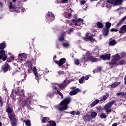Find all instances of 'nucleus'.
<instances>
[{
    "label": "nucleus",
    "instance_id": "obj_9",
    "mask_svg": "<svg viewBox=\"0 0 126 126\" xmlns=\"http://www.w3.org/2000/svg\"><path fill=\"white\" fill-rule=\"evenodd\" d=\"M15 94L18 96H24V91L23 90L20 91V88H17V90L15 91Z\"/></svg>",
    "mask_w": 126,
    "mask_h": 126
},
{
    "label": "nucleus",
    "instance_id": "obj_22",
    "mask_svg": "<svg viewBox=\"0 0 126 126\" xmlns=\"http://www.w3.org/2000/svg\"><path fill=\"white\" fill-rule=\"evenodd\" d=\"M116 44L117 41H116L115 39L111 40L108 42L109 46H115Z\"/></svg>",
    "mask_w": 126,
    "mask_h": 126
},
{
    "label": "nucleus",
    "instance_id": "obj_40",
    "mask_svg": "<svg viewBox=\"0 0 126 126\" xmlns=\"http://www.w3.org/2000/svg\"><path fill=\"white\" fill-rule=\"evenodd\" d=\"M84 79H85V77L83 76L81 79H79V82L80 84L83 83V81H84Z\"/></svg>",
    "mask_w": 126,
    "mask_h": 126
},
{
    "label": "nucleus",
    "instance_id": "obj_60",
    "mask_svg": "<svg viewBox=\"0 0 126 126\" xmlns=\"http://www.w3.org/2000/svg\"><path fill=\"white\" fill-rule=\"evenodd\" d=\"M86 2V1L84 0H83L82 1H81V4H85Z\"/></svg>",
    "mask_w": 126,
    "mask_h": 126
},
{
    "label": "nucleus",
    "instance_id": "obj_51",
    "mask_svg": "<svg viewBox=\"0 0 126 126\" xmlns=\"http://www.w3.org/2000/svg\"><path fill=\"white\" fill-rule=\"evenodd\" d=\"M58 73L59 76L63 75L64 74V71L60 70L58 71Z\"/></svg>",
    "mask_w": 126,
    "mask_h": 126
},
{
    "label": "nucleus",
    "instance_id": "obj_13",
    "mask_svg": "<svg viewBox=\"0 0 126 126\" xmlns=\"http://www.w3.org/2000/svg\"><path fill=\"white\" fill-rule=\"evenodd\" d=\"M120 31H119L120 34H123V33H126V25H123L120 29Z\"/></svg>",
    "mask_w": 126,
    "mask_h": 126
},
{
    "label": "nucleus",
    "instance_id": "obj_42",
    "mask_svg": "<svg viewBox=\"0 0 126 126\" xmlns=\"http://www.w3.org/2000/svg\"><path fill=\"white\" fill-rule=\"evenodd\" d=\"M116 95L117 96H122V97H124V96H126V94H125V93H122V92L117 93Z\"/></svg>",
    "mask_w": 126,
    "mask_h": 126
},
{
    "label": "nucleus",
    "instance_id": "obj_62",
    "mask_svg": "<svg viewBox=\"0 0 126 126\" xmlns=\"http://www.w3.org/2000/svg\"><path fill=\"white\" fill-rule=\"evenodd\" d=\"M73 18H74V19H77V15L74 14L73 16Z\"/></svg>",
    "mask_w": 126,
    "mask_h": 126
},
{
    "label": "nucleus",
    "instance_id": "obj_34",
    "mask_svg": "<svg viewBox=\"0 0 126 126\" xmlns=\"http://www.w3.org/2000/svg\"><path fill=\"white\" fill-rule=\"evenodd\" d=\"M114 1L117 5H120L124 1V0H114Z\"/></svg>",
    "mask_w": 126,
    "mask_h": 126
},
{
    "label": "nucleus",
    "instance_id": "obj_35",
    "mask_svg": "<svg viewBox=\"0 0 126 126\" xmlns=\"http://www.w3.org/2000/svg\"><path fill=\"white\" fill-rule=\"evenodd\" d=\"M10 121L11 123L12 126H16V118L15 119L10 120Z\"/></svg>",
    "mask_w": 126,
    "mask_h": 126
},
{
    "label": "nucleus",
    "instance_id": "obj_14",
    "mask_svg": "<svg viewBox=\"0 0 126 126\" xmlns=\"http://www.w3.org/2000/svg\"><path fill=\"white\" fill-rule=\"evenodd\" d=\"M79 92V89L77 88L70 92L69 95H70V96H73V95H76V94H77V93H78Z\"/></svg>",
    "mask_w": 126,
    "mask_h": 126
},
{
    "label": "nucleus",
    "instance_id": "obj_11",
    "mask_svg": "<svg viewBox=\"0 0 126 126\" xmlns=\"http://www.w3.org/2000/svg\"><path fill=\"white\" fill-rule=\"evenodd\" d=\"M126 19V15L124 16L123 18H122V19H121L119 22L117 24L116 26V28H118V27H120V26L122 25V24H123V22H124V21H125Z\"/></svg>",
    "mask_w": 126,
    "mask_h": 126
},
{
    "label": "nucleus",
    "instance_id": "obj_23",
    "mask_svg": "<svg viewBox=\"0 0 126 126\" xmlns=\"http://www.w3.org/2000/svg\"><path fill=\"white\" fill-rule=\"evenodd\" d=\"M66 80H64L63 82V84L59 85L58 86L59 87H60V88H61V89H63V88H64L65 87V86H66Z\"/></svg>",
    "mask_w": 126,
    "mask_h": 126
},
{
    "label": "nucleus",
    "instance_id": "obj_33",
    "mask_svg": "<svg viewBox=\"0 0 126 126\" xmlns=\"http://www.w3.org/2000/svg\"><path fill=\"white\" fill-rule=\"evenodd\" d=\"M62 46L63 48H68L69 47V43L68 42H63Z\"/></svg>",
    "mask_w": 126,
    "mask_h": 126
},
{
    "label": "nucleus",
    "instance_id": "obj_45",
    "mask_svg": "<svg viewBox=\"0 0 126 126\" xmlns=\"http://www.w3.org/2000/svg\"><path fill=\"white\" fill-rule=\"evenodd\" d=\"M57 94H59L61 96V99H63V94L60 91H57Z\"/></svg>",
    "mask_w": 126,
    "mask_h": 126
},
{
    "label": "nucleus",
    "instance_id": "obj_5",
    "mask_svg": "<svg viewBox=\"0 0 126 126\" xmlns=\"http://www.w3.org/2000/svg\"><path fill=\"white\" fill-rule=\"evenodd\" d=\"M31 104V97H28L27 98L25 99L22 101V104L21 106L22 107H25L26 106L27 107H28Z\"/></svg>",
    "mask_w": 126,
    "mask_h": 126
},
{
    "label": "nucleus",
    "instance_id": "obj_55",
    "mask_svg": "<svg viewBox=\"0 0 126 126\" xmlns=\"http://www.w3.org/2000/svg\"><path fill=\"white\" fill-rule=\"evenodd\" d=\"M60 43L59 41H56V48L57 49H59Z\"/></svg>",
    "mask_w": 126,
    "mask_h": 126
},
{
    "label": "nucleus",
    "instance_id": "obj_44",
    "mask_svg": "<svg viewBox=\"0 0 126 126\" xmlns=\"http://www.w3.org/2000/svg\"><path fill=\"white\" fill-rule=\"evenodd\" d=\"M32 71L34 75H37V73H38V72H37V69L36 68V66L33 67L32 69Z\"/></svg>",
    "mask_w": 126,
    "mask_h": 126
},
{
    "label": "nucleus",
    "instance_id": "obj_27",
    "mask_svg": "<svg viewBox=\"0 0 126 126\" xmlns=\"http://www.w3.org/2000/svg\"><path fill=\"white\" fill-rule=\"evenodd\" d=\"M32 63H30L28 64V73H31V72H32Z\"/></svg>",
    "mask_w": 126,
    "mask_h": 126
},
{
    "label": "nucleus",
    "instance_id": "obj_47",
    "mask_svg": "<svg viewBox=\"0 0 126 126\" xmlns=\"http://www.w3.org/2000/svg\"><path fill=\"white\" fill-rule=\"evenodd\" d=\"M2 56V58L1 60H2L3 62H5V61H6V59H7V56H6V55L5 54V55H1Z\"/></svg>",
    "mask_w": 126,
    "mask_h": 126
},
{
    "label": "nucleus",
    "instance_id": "obj_43",
    "mask_svg": "<svg viewBox=\"0 0 126 126\" xmlns=\"http://www.w3.org/2000/svg\"><path fill=\"white\" fill-rule=\"evenodd\" d=\"M5 55V51L4 49L0 50V56H4Z\"/></svg>",
    "mask_w": 126,
    "mask_h": 126
},
{
    "label": "nucleus",
    "instance_id": "obj_26",
    "mask_svg": "<svg viewBox=\"0 0 126 126\" xmlns=\"http://www.w3.org/2000/svg\"><path fill=\"white\" fill-rule=\"evenodd\" d=\"M47 17H51L52 18H53V20H54V19H55V15L52 13L51 12H48Z\"/></svg>",
    "mask_w": 126,
    "mask_h": 126
},
{
    "label": "nucleus",
    "instance_id": "obj_58",
    "mask_svg": "<svg viewBox=\"0 0 126 126\" xmlns=\"http://www.w3.org/2000/svg\"><path fill=\"white\" fill-rule=\"evenodd\" d=\"M76 112L74 111H72L70 112V115H73V116H74V115H75Z\"/></svg>",
    "mask_w": 126,
    "mask_h": 126
},
{
    "label": "nucleus",
    "instance_id": "obj_30",
    "mask_svg": "<svg viewBox=\"0 0 126 126\" xmlns=\"http://www.w3.org/2000/svg\"><path fill=\"white\" fill-rule=\"evenodd\" d=\"M24 122L26 126H31V121L29 120H24Z\"/></svg>",
    "mask_w": 126,
    "mask_h": 126
},
{
    "label": "nucleus",
    "instance_id": "obj_1",
    "mask_svg": "<svg viewBox=\"0 0 126 126\" xmlns=\"http://www.w3.org/2000/svg\"><path fill=\"white\" fill-rule=\"evenodd\" d=\"M71 98L70 96L65 97L60 103V106H63V107H60L59 108V111H64L67 110V105L70 103Z\"/></svg>",
    "mask_w": 126,
    "mask_h": 126
},
{
    "label": "nucleus",
    "instance_id": "obj_25",
    "mask_svg": "<svg viewBox=\"0 0 126 126\" xmlns=\"http://www.w3.org/2000/svg\"><path fill=\"white\" fill-rule=\"evenodd\" d=\"M121 84V82H114L111 85V88H116L118 85H120Z\"/></svg>",
    "mask_w": 126,
    "mask_h": 126
},
{
    "label": "nucleus",
    "instance_id": "obj_6",
    "mask_svg": "<svg viewBox=\"0 0 126 126\" xmlns=\"http://www.w3.org/2000/svg\"><path fill=\"white\" fill-rule=\"evenodd\" d=\"M66 62V59L65 58H61L59 61L55 60L54 61L55 63L58 64L59 66H62L63 64H64Z\"/></svg>",
    "mask_w": 126,
    "mask_h": 126
},
{
    "label": "nucleus",
    "instance_id": "obj_16",
    "mask_svg": "<svg viewBox=\"0 0 126 126\" xmlns=\"http://www.w3.org/2000/svg\"><path fill=\"white\" fill-rule=\"evenodd\" d=\"M9 8L10 11L11 12H13V11H15L16 8H15V6L12 5V2H9Z\"/></svg>",
    "mask_w": 126,
    "mask_h": 126
},
{
    "label": "nucleus",
    "instance_id": "obj_63",
    "mask_svg": "<svg viewBox=\"0 0 126 126\" xmlns=\"http://www.w3.org/2000/svg\"><path fill=\"white\" fill-rule=\"evenodd\" d=\"M89 75H87L86 76V77H85V80H88V79H89Z\"/></svg>",
    "mask_w": 126,
    "mask_h": 126
},
{
    "label": "nucleus",
    "instance_id": "obj_15",
    "mask_svg": "<svg viewBox=\"0 0 126 126\" xmlns=\"http://www.w3.org/2000/svg\"><path fill=\"white\" fill-rule=\"evenodd\" d=\"M109 31H110V30L106 28H103V31H102V35L104 36V37H106V36H108L109 35Z\"/></svg>",
    "mask_w": 126,
    "mask_h": 126
},
{
    "label": "nucleus",
    "instance_id": "obj_53",
    "mask_svg": "<svg viewBox=\"0 0 126 126\" xmlns=\"http://www.w3.org/2000/svg\"><path fill=\"white\" fill-rule=\"evenodd\" d=\"M58 40L59 42H63V41H64V37L60 36L59 37Z\"/></svg>",
    "mask_w": 126,
    "mask_h": 126
},
{
    "label": "nucleus",
    "instance_id": "obj_3",
    "mask_svg": "<svg viewBox=\"0 0 126 126\" xmlns=\"http://www.w3.org/2000/svg\"><path fill=\"white\" fill-rule=\"evenodd\" d=\"M115 103H116V101L113 100L110 102H109L104 106V110H105L106 114L109 115V113H111V108L112 107V106H113V105L115 104Z\"/></svg>",
    "mask_w": 126,
    "mask_h": 126
},
{
    "label": "nucleus",
    "instance_id": "obj_19",
    "mask_svg": "<svg viewBox=\"0 0 126 126\" xmlns=\"http://www.w3.org/2000/svg\"><path fill=\"white\" fill-rule=\"evenodd\" d=\"M49 125H47L46 126H57V123L54 121H48Z\"/></svg>",
    "mask_w": 126,
    "mask_h": 126
},
{
    "label": "nucleus",
    "instance_id": "obj_41",
    "mask_svg": "<svg viewBox=\"0 0 126 126\" xmlns=\"http://www.w3.org/2000/svg\"><path fill=\"white\" fill-rule=\"evenodd\" d=\"M61 66L62 68H66V69H67V68H68V64H67V63H66V64L65 63L64 64H63Z\"/></svg>",
    "mask_w": 126,
    "mask_h": 126
},
{
    "label": "nucleus",
    "instance_id": "obj_56",
    "mask_svg": "<svg viewBox=\"0 0 126 126\" xmlns=\"http://www.w3.org/2000/svg\"><path fill=\"white\" fill-rule=\"evenodd\" d=\"M62 3H67L68 0H61Z\"/></svg>",
    "mask_w": 126,
    "mask_h": 126
},
{
    "label": "nucleus",
    "instance_id": "obj_10",
    "mask_svg": "<svg viewBox=\"0 0 126 126\" xmlns=\"http://www.w3.org/2000/svg\"><path fill=\"white\" fill-rule=\"evenodd\" d=\"M82 119L84 122H89L90 121H91V116L88 114H87L86 115L83 117Z\"/></svg>",
    "mask_w": 126,
    "mask_h": 126
},
{
    "label": "nucleus",
    "instance_id": "obj_4",
    "mask_svg": "<svg viewBox=\"0 0 126 126\" xmlns=\"http://www.w3.org/2000/svg\"><path fill=\"white\" fill-rule=\"evenodd\" d=\"M115 103H116V101L113 100L110 102H109L104 106V110H105L106 114L109 115V113H111V108L112 107V106H113V105L115 104Z\"/></svg>",
    "mask_w": 126,
    "mask_h": 126
},
{
    "label": "nucleus",
    "instance_id": "obj_48",
    "mask_svg": "<svg viewBox=\"0 0 126 126\" xmlns=\"http://www.w3.org/2000/svg\"><path fill=\"white\" fill-rule=\"evenodd\" d=\"M100 118L101 119H106V118H107V115H105L104 113H102L100 115Z\"/></svg>",
    "mask_w": 126,
    "mask_h": 126
},
{
    "label": "nucleus",
    "instance_id": "obj_32",
    "mask_svg": "<svg viewBox=\"0 0 126 126\" xmlns=\"http://www.w3.org/2000/svg\"><path fill=\"white\" fill-rule=\"evenodd\" d=\"M96 25L98 28H100V29H103L104 26H103V24L101 22H98L96 24Z\"/></svg>",
    "mask_w": 126,
    "mask_h": 126
},
{
    "label": "nucleus",
    "instance_id": "obj_18",
    "mask_svg": "<svg viewBox=\"0 0 126 126\" xmlns=\"http://www.w3.org/2000/svg\"><path fill=\"white\" fill-rule=\"evenodd\" d=\"M87 58L90 60L91 62H97V59L92 56H88Z\"/></svg>",
    "mask_w": 126,
    "mask_h": 126
},
{
    "label": "nucleus",
    "instance_id": "obj_8",
    "mask_svg": "<svg viewBox=\"0 0 126 126\" xmlns=\"http://www.w3.org/2000/svg\"><path fill=\"white\" fill-rule=\"evenodd\" d=\"M2 70L3 72H6L8 70H10V66L7 63H5L3 66H2Z\"/></svg>",
    "mask_w": 126,
    "mask_h": 126
},
{
    "label": "nucleus",
    "instance_id": "obj_38",
    "mask_svg": "<svg viewBox=\"0 0 126 126\" xmlns=\"http://www.w3.org/2000/svg\"><path fill=\"white\" fill-rule=\"evenodd\" d=\"M91 117L93 118H96V117H97V113L92 112L91 113Z\"/></svg>",
    "mask_w": 126,
    "mask_h": 126
},
{
    "label": "nucleus",
    "instance_id": "obj_46",
    "mask_svg": "<svg viewBox=\"0 0 126 126\" xmlns=\"http://www.w3.org/2000/svg\"><path fill=\"white\" fill-rule=\"evenodd\" d=\"M35 78L36 80H40V79H41V75H38V73H37L36 75H35Z\"/></svg>",
    "mask_w": 126,
    "mask_h": 126
},
{
    "label": "nucleus",
    "instance_id": "obj_28",
    "mask_svg": "<svg viewBox=\"0 0 126 126\" xmlns=\"http://www.w3.org/2000/svg\"><path fill=\"white\" fill-rule=\"evenodd\" d=\"M113 58L116 60L117 62L120 61V59H122L121 56L119 55V54H116L115 56H113Z\"/></svg>",
    "mask_w": 126,
    "mask_h": 126
},
{
    "label": "nucleus",
    "instance_id": "obj_50",
    "mask_svg": "<svg viewBox=\"0 0 126 126\" xmlns=\"http://www.w3.org/2000/svg\"><path fill=\"white\" fill-rule=\"evenodd\" d=\"M0 106L2 107L3 106V101H2V97L0 96Z\"/></svg>",
    "mask_w": 126,
    "mask_h": 126
},
{
    "label": "nucleus",
    "instance_id": "obj_17",
    "mask_svg": "<svg viewBox=\"0 0 126 126\" xmlns=\"http://www.w3.org/2000/svg\"><path fill=\"white\" fill-rule=\"evenodd\" d=\"M8 117L10 120H15V113L14 112H12L11 113L8 114Z\"/></svg>",
    "mask_w": 126,
    "mask_h": 126
},
{
    "label": "nucleus",
    "instance_id": "obj_59",
    "mask_svg": "<svg viewBox=\"0 0 126 126\" xmlns=\"http://www.w3.org/2000/svg\"><path fill=\"white\" fill-rule=\"evenodd\" d=\"M106 7L107 8H111V7H112V5H111V4H106Z\"/></svg>",
    "mask_w": 126,
    "mask_h": 126
},
{
    "label": "nucleus",
    "instance_id": "obj_64",
    "mask_svg": "<svg viewBox=\"0 0 126 126\" xmlns=\"http://www.w3.org/2000/svg\"><path fill=\"white\" fill-rule=\"evenodd\" d=\"M87 56H91V53H90V52L88 51L87 53Z\"/></svg>",
    "mask_w": 126,
    "mask_h": 126
},
{
    "label": "nucleus",
    "instance_id": "obj_2",
    "mask_svg": "<svg viewBox=\"0 0 126 126\" xmlns=\"http://www.w3.org/2000/svg\"><path fill=\"white\" fill-rule=\"evenodd\" d=\"M66 22L67 24H69V26H72V25L80 26L81 25L80 22L82 23V22H83V19L81 18H79L77 20L72 19L70 21H67Z\"/></svg>",
    "mask_w": 126,
    "mask_h": 126
},
{
    "label": "nucleus",
    "instance_id": "obj_24",
    "mask_svg": "<svg viewBox=\"0 0 126 126\" xmlns=\"http://www.w3.org/2000/svg\"><path fill=\"white\" fill-rule=\"evenodd\" d=\"M6 112L7 113V114H11V113H13V109L11 108V107H8L6 109Z\"/></svg>",
    "mask_w": 126,
    "mask_h": 126
},
{
    "label": "nucleus",
    "instance_id": "obj_61",
    "mask_svg": "<svg viewBox=\"0 0 126 126\" xmlns=\"http://www.w3.org/2000/svg\"><path fill=\"white\" fill-rule=\"evenodd\" d=\"M102 99L104 101H105V100H107V95H103Z\"/></svg>",
    "mask_w": 126,
    "mask_h": 126
},
{
    "label": "nucleus",
    "instance_id": "obj_37",
    "mask_svg": "<svg viewBox=\"0 0 126 126\" xmlns=\"http://www.w3.org/2000/svg\"><path fill=\"white\" fill-rule=\"evenodd\" d=\"M120 57H121V59H124V58H126V52H125V51L122 52L120 54Z\"/></svg>",
    "mask_w": 126,
    "mask_h": 126
},
{
    "label": "nucleus",
    "instance_id": "obj_7",
    "mask_svg": "<svg viewBox=\"0 0 126 126\" xmlns=\"http://www.w3.org/2000/svg\"><path fill=\"white\" fill-rule=\"evenodd\" d=\"M100 59H101L102 61H110L111 60V54L101 55L100 56Z\"/></svg>",
    "mask_w": 126,
    "mask_h": 126
},
{
    "label": "nucleus",
    "instance_id": "obj_36",
    "mask_svg": "<svg viewBox=\"0 0 126 126\" xmlns=\"http://www.w3.org/2000/svg\"><path fill=\"white\" fill-rule=\"evenodd\" d=\"M5 47H6V45L5 43H0V49L2 50L5 49Z\"/></svg>",
    "mask_w": 126,
    "mask_h": 126
},
{
    "label": "nucleus",
    "instance_id": "obj_52",
    "mask_svg": "<svg viewBox=\"0 0 126 126\" xmlns=\"http://www.w3.org/2000/svg\"><path fill=\"white\" fill-rule=\"evenodd\" d=\"M126 63V61H125V60H121L119 62V64L120 65H122Z\"/></svg>",
    "mask_w": 126,
    "mask_h": 126
},
{
    "label": "nucleus",
    "instance_id": "obj_49",
    "mask_svg": "<svg viewBox=\"0 0 126 126\" xmlns=\"http://www.w3.org/2000/svg\"><path fill=\"white\" fill-rule=\"evenodd\" d=\"M74 63L76 65H79V64H80V63L79 62V60L78 59H76L74 60Z\"/></svg>",
    "mask_w": 126,
    "mask_h": 126
},
{
    "label": "nucleus",
    "instance_id": "obj_39",
    "mask_svg": "<svg viewBox=\"0 0 126 126\" xmlns=\"http://www.w3.org/2000/svg\"><path fill=\"white\" fill-rule=\"evenodd\" d=\"M107 2H108V3H111V4L117 5V4H116V2H115L114 0H107Z\"/></svg>",
    "mask_w": 126,
    "mask_h": 126
},
{
    "label": "nucleus",
    "instance_id": "obj_31",
    "mask_svg": "<svg viewBox=\"0 0 126 126\" xmlns=\"http://www.w3.org/2000/svg\"><path fill=\"white\" fill-rule=\"evenodd\" d=\"M111 26H112V24L110 22L105 23V29L109 30L111 28Z\"/></svg>",
    "mask_w": 126,
    "mask_h": 126
},
{
    "label": "nucleus",
    "instance_id": "obj_21",
    "mask_svg": "<svg viewBox=\"0 0 126 126\" xmlns=\"http://www.w3.org/2000/svg\"><path fill=\"white\" fill-rule=\"evenodd\" d=\"M99 102H100V100H99V99H95L94 102H93L91 104V108H93V107H94V106H96V105H97V104H98Z\"/></svg>",
    "mask_w": 126,
    "mask_h": 126
},
{
    "label": "nucleus",
    "instance_id": "obj_54",
    "mask_svg": "<svg viewBox=\"0 0 126 126\" xmlns=\"http://www.w3.org/2000/svg\"><path fill=\"white\" fill-rule=\"evenodd\" d=\"M110 31L111 32H118L119 30L113 28L110 30Z\"/></svg>",
    "mask_w": 126,
    "mask_h": 126
},
{
    "label": "nucleus",
    "instance_id": "obj_12",
    "mask_svg": "<svg viewBox=\"0 0 126 126\" xmlns=\"http://www.w3.org/2000/svg\"><path fill=\"white\" fill-rule=\"evenodd\" d=\"M89 33H88L86 36V39L88 40V41H92V42H95L96 41L95 40V38H93V37H92V35H89Z\"/></svg>",
    "mask_w": 126,
    "mask_h": 126
},
{
    "label": "nucleus",
    "instance_id": "obj_29",
    "mask_svg": "<svg viewBox=\"0 0 126 126\" xmlns=\"http://www.w3.org/2000/svg\"><path fill=\"white\" fill-rule=\"evenodd\" d=\"M49 121H50V118L49 117H43L42 120V122L44 124H46V123H48Z\"/></svg>",
    "mask_w": 126,
    "mask_h": 126
},
{
    "label": "nucleus",
    "instance_id": "obj_20",
    "mask_svg": "<svg viewBox=\"0 0 126 126\" xmlns=\"http://www.w3.org/2000/svg\"><path fill=\"white\" fill-rule=\"evenodd\" d=\"M118 61L114 59L113 58V59L111 60V62L109 63V65H115V64H117V62Z\"/></svg>",
    "mask_w": 126,
    "mask_h": 126
},
{
    "label": "nucleus",
    "instance_id": "obj_57",
    "mask_svg": "<svg viewBox=\"0 0 126 126\" xmlns=\"http://www.w3.org/2000/svg\"><path fill=\"white\" fill-rule=\"evenodd\" d=\"M96 69L97 70V71L99 72V71H101V70H102V68L100 66H97Z\"/></svg>",
    "mask_w": 126,
    "mask_h": 126
}]
</instances>
